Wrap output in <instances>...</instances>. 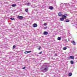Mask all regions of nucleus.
<instances>
[{
    "label": "nucleus",
    "mask_w": 77,
    "mask_h": 77,
    "mask_svg": "<svg viewBox=\"0 0 77 77\" xmlns=\"http://www.w3.org/2000/svg\"><path fill=\"white\" fill-rule=\"evenodd\" d=\"M49 9L51 10H53V7L52 6L50 7Z\"/></svg>",
    "instance_id": "39448f33"
},
{
    "label": "nucleus",
    "mask_w": 77,
    "mask_h": 77,
    "mask_svg": "<svg viewBox=\"0 0 77 77\" xmlns=\"http://www.w3.org/2000/svg\"><path fill=\"white\" fill-rule=\"evenodd\" d=\"M66 49H67V47H65L63 48V50H66Z\"/></svg>",
    "instance_id": "f3484780"
},
{
    "label": "nucleus",
    "mask_w": 77,
    "mask_h": 77,
    "mask_svg": "<svg viewBox=\"0 0 77 77\" xmlns=\"http://www.w3.org/2000/svg\"><path fill=\"white\" fill-rule=\"evenodd\" d=\"M41 53H42V51H41L40 52H39L38 54H41Z\"/></svg>",
    "instance_id": "393cba45"
},
{
    "label": "nucleus",
    "mask_w": 77,
    "mask_h": 77,
    "mask_svg": "<svg viewBox=\"0 0 77 77\" xmlns=\"http://www.w3.org/2000/svg\"><path fill=\"white\" fill-rule=\"evenodd\" d=\"M17 1H18V0H16Z\"/></svg>",
    "instance_id": "7c9ffc66"
},
{
    "label": "nucleus",
    "mask_w": 77,
    "mask_h": 77,
    "mask_svg": "<svg viewBox=\"0 0 77 77\" xmlns=\"http://www.w3.org/2000/svg\"><path fill=\"white\" fill-rule=\"evenodd\" d=\"M70 59H74V56H70Z\"/></svg>",
    "instance_id": "6e6552de"
},
{
    "label": "nucleus",
    "mask_w": 77,
    "mask_h": 77,
    "mask_svg": "<svg viewBox=\"0 0 77 77\" xmlns=\"http://www.w3.org/2000/svg\"><path fill=\"white\" fill-rule=\"evenodd\" d=\"M17 5H16V4H13L12 5V7H15Z\"/></svg>",
    "instance_id": "9d476101"
},
{
    "label": "nucleus",
    "mask_w": 77,
    "mask_h": 77,
    "mask_svg": "<svg viewBox=\"0 0 77 77\" xmlns=\"http://www.w3.org/2000/svg\"><path fill=\"white\" fill-rule=\"evenodd\" d=\"M17 18H18V19H23V16H18L17 17Z\"/></svg>",
    "instance_id": "f03ea898"
},
{
    "label": "nucleus",
    "mask_w": 77,
    "mask_h": 77,
    "mask_svg": "<svg viewBox=\"0 0 77 77\" xmlns=\"http://www.w3.org/2000/svg\"><path fill=\"white\" fill-rule=\"evenodd\" d=\"M45 66H46V68H48V67L47 66V65H45Z\"/></svg>",
    "instance_id": "a878e982"
},
{
    "label": "nucleus",
    "mask_w": 77,
    "mask_h": 77,
    "mask_svg": "<svg viewBox=\"0 0 77 77\" xmlns=\"http://www.w3.org/2000/svg\"><path fill=\"white\" fill-rule=\"evenodd\" d=\"M70 63H71V64H74V61L72 60H71L70 61Z\"/></svg>",
    "instance_id": "4468645a"
},
{
    "label": "nucleus",
    "mask_w": 77,
    "mask_h": 77,
    "mask_svg": "<svg viewBox=\"0 0 77 77\" xmlns=\"http://www.w3.org/2000/svg\"><path fill=\"white\" fill-rule=\"evenodd\" d=\"M69 20L68 19H66L65 20V22H69Z\"/></svg>",
    "instance_id": "2eb2a0df"
},
{
    "label": "nucleus",
    "mask_w": 77,
    "mask_h": 77,
    "mask_svg": "<svg viewBox=\"0 0 77 77\" xmlns=\"http://www.w3.org/2000/svg\"><path fill=\"white\" fill-rule=\"evenodd\" d=\"M25 11L26 12H28V9H26L25 10Z\"/></svg>",
    "instance_id": "aec40b11"
},
{
    "label": "nucleus",
    "mask_w": 77,
    "mask_h": 77,
    "mask_svg": "<svg viewBox=\"0 0 77 77\" xmlns=\"http://www.w3.org/2000/svg\"><path fill=\"white\" fill-rule=\"evenodd\" d=\"M48 70V69L47 68H45L44 69V70L45 71H47Z\"/></svg>",
    "instance_id": "a211bd4d"
},
{
    "label": "nucleus",
    "mask_w": 77,
    "mask_h": 77,
    "mask_svg": "<svg viewBox=\"0 0 77 77\" xmlns=\"http://www.w3.org/2000/svg\"><path fill=\"white\" fill-rule=\"evenodd\" d=\"M72 43L73 45H76L75 42V41H73L72 42Z\"/></svg>",
    "instance_id": "0eeeda50"
},
{
    "label": "nucleus",
    "mask_w": 77,
    "mask_h": 77,
    "mask_svg": "<svg viewBox=\"0 0 77 77\" xmlns=\"http://www.w3.org/2000/svg\"><path fill=\"white\" fill-rule=\"evenodd\" d=\"M41 49V47H39V48H38V50H39Z\"/></svg>",
    "instance_id": "5701e85b"
},
{
    "label": "nucleus",
    "mask_w": 77,
    "mask_h": 77,
    "mask_svg": "<svg viewBox=\"0 0 77 77\" xmlns=\"http://www.w3.org/2000/svg\"><path fill=\"white\" fill-rule=\"evenodd\" d=\"M64 20V19L63 17H61V18H60V21H63V20Z\"/></svg>",
    "instance_id": "f8f14e48"
},
{
    "label": "nucleus",
    "mask_w": 77,
    "mask_h": 77,
    "mask_svg": "<svg viewBox=\"0 0 77 77\" xmlns=\"http://www.w3.org/2000/svg\"><path fill=\"white\" fill-rule=\"evenodd\" d=\"M16 47V46L15 45H14L13 47V49H14V48H15Z\"/></svg>",
    "instance_id": "6ab92c4d"
},
{
    "label": "nucleus",
    "mask_w": 77,
    "mask_h": 77,
    "mask_svg": "<svg viewBox=\"0 0 77 77\" xmlns=\"http://www.w3.org/2000/svg\"><path fill=\"white\" fill-rule=\"evenodd\" d=\"M55 56H57V54H55Z\"/></svg>",
    "instance_id": "b1692460"
},
{
    "label": "nucleus",
    "mask_w": 77,
    "mask_h": 77,
    "mask_svg": "<svg viewBox=\"0 0 77 77\" xmlns=\"http://www.w3.org/2000/svg\"><path fill=\"white\" fill-rule=\"evenodd\" d=\"M61 38L60 37H59L57 38L58 40H61Z\"/></svg>",
    "instance_id": "ddd939ff"
},
{
    "label": "nucleus",
    "mask_w": 77,
    "mask_h": 77,
    "mask_svg": "<svg viewBox=\"0 0 77 77\" xmlns=\"http://www.w3.org/2000/svg\"><path fill=\"white\" fill-rule=\"evenodd\" d=\"M64 15H62V17L64 19H66V17L68 16V14H64Z\"/></svg>",
    "instance_id": "f257e3e1"
},
{
    "label": "nucleus",
    "mask_w": 77,
    "mask_h": 77,
    "mask_svg": "<svg viewBox=\"0 0 77 77\" xmlns=\"http://www.w3.org/2000/svg\"><path fill=\"white\" fill-rule=\"evenodd\" d=\"M25 54H27L28 53V51H26L25 52Z\"/></svg>",
    "instance_id": "4be33fe9"
},
{
    "label": "nucleus",
    "mask_w": 77,
    "mask_h": 77,
    "mask_svg": "<svg viewBox=\"0 0 77 77\" xmlns=\"http://www.w3.org/2000/svg\"><path fill=\"white\" fill-rule=\"evenodd\" d=\"M63 4H62L60 5V6L61 7H63Z\"/></svg>",
    "instance_id": "412c9836"
},
{
    "label": "nucleus",
    "mask_w": 77,
    "mask_h": 77,
    "mask_svg": "<svg viewBox=\"0 0 77 77\" xmlns=\"http://www.w3.org/2000/svg\"><path fill=\"white\" fill-rule=\"evenodd\" d=\"M31 51H28V53H31Z\"/></svg>",
    "instance_id": "cd10ccee"
},
{
    "label": "nucleus",
    "mask_w": 77,
    "mask_h": 77,
    "mask_svg": "<svg viewBox=\"0 0 77 77\" xmlns=\"http://www.w3.org/2000/svg\"><path fill=\"white\" fill-rule=\"evenodd\" d=\"M33 27H36L37 26H38V25H37V24L36 23H34L33 24Z\"/></svg>",
    "instance_id": "7ed1b4c3"
},
{
    "label": "nucleus",
    "mask_w": 77,
    "mask_h": 77,
    "mask_svg": "<svg viewBox=\"0 0 77 77\" xmlns=\"http://www.w3.org/2000/svg\"><path fill=\"white\" fill-rule=\"evenodd\" d=\"M22 69H25V67L22 68Z\"/></svg>",
    "instance_id": "bb28decb"
},
{
    "label": "nucleus",
    "mask_w": 77,
    "mask_h": 77,
    "mask_svg": "<svg viewBox=\"0 0 77 77\" xmlns=\"http://www.w3.org/2000/svg\"><path fill=\"white\" fill-rule=\"evenodd\" d=\"M58 16H62V15H63L62 14V13H61L60 12L58 13Z\"/></svg>",
    "instance_id": "423d86ee"
},
{
    "label": "nucleus",
    "mask_w": 77,
    "mask_h": 77,
    "mask_svg": "<svg viewBox=\"0 0 77 77\" xmlns=\"http://www.w3.org/2000/svg\"><path fill=\"white\" fill-rule=\"evenodd\" d=\"M72 75V74L71 73H69V77H71V75Z\"/></svg>",
    "instance_id": "9b49d317"
},
{
    "label": "nucleus",
    "mask_w": 77,
    "mask_h": 77,
    "mask_svg": "<svg viewBox=\"0 0 77 77\" xmlns=\"http://www.w3.org/2000/svg\"><path fill=\"white\" fill-rule=\"evenodd\" d=\"M10 19L11 20H15V18H14L11 17L10 18Z\"/></svg>",
    "instance_id": "dca6fc26"
},
{
    "label": "nucleus",
    "mask_w": 77,
    "mask_h": 77,
    "mask_svg": "<svg viewBox=\"0 0 77 77\" xmlns=\"http://www.w3.org/2000/svg\"><path fill=\"white\" fill-rule=\"evenodd\" d=\"M66 42H67V41L66 40Z\"/></svg>",
    "instance_id": "c756f323"
},
{
    "label": "nucleus",
    "mask_w": 77,
    "mask_h": 77,
    "mask_svg": "<svg viewBox=\"0 0 77 77\" xmlns=\"http://www.w3.org/2000/svg\"><path fill=\"white\" fill-rule=\"evenodd\" d=\"M31 5V4L30 2H28L26 4V5H27V6H30Z\"/></svg>",
    "instance_id": "1a4fd4ad"
},
{
    "label": "nucleus",
    "mask_w": 77,
    "mask_h": 77,
    "mask_svg": "<svg viewBox=\"0 0 77 77\" xmlns=\"http://www.w3.org/2000/svg\"><path fill=\"white\" fill-rule=\"evenodd\" d=\"M48 32L45 31L44 32V35H48Z\"/></svg>",
    "instance_id": "20e7f679"
},
{
    "label": "nucleus",
    "mask_w": 77,
    "mask_h": 77,
    "mask_svg": "<svg viewBox=\"0 0 77 77\" xmlns=\"http://www.w3.org/2000/svg\"><path fill=\"white\" fill-rule=\"evenodd\" d=\"M44 25L45 26H46V23H45Z\"/></svg>",
    "instance_id": "c85d7f7f"
}]
</instances>
